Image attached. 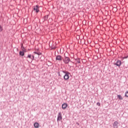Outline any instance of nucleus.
<instances>
[{
    "label": "nucleus",
    "mask_w": 128,
    "mask_h": 128,
    "mask_svg": "<svg viewBox=\"0 0 128 128\" xmlns=\"http://www.w3.org/2000/svg\"><path fill=\"white\" fill-rule=\"evenodd\" d=\"M64 74H65L64 76V80H70V73L68 72V71H66Z\"/></svg>",
    "instance_id": "1"
},
{
    "label": "nucleus",
    "mask_w": 128,
    "mask_h": 128,
    "mask_svg": "<svg viewBox=\"0 0 128 128\" xmlns=\"http://www.w3.org/2000/svg\"><path fill=\"white\" fill-rule=\"evenodd\" d=\"M63 62H64L66 64H68L70 63V59L69 57H68L66 56H64V58L63 59Z\"/></svg>",
    "instance_id": "2"
},
{
    "label": "nucleus",
    "mask_w": 128,
    "mask_h": 128,
    "mask_svg": "<svg viewBox=\"0 0 128 128\" xmlns=\"http://www.w3.org/2000/svg\"><path fill=\"white\" fill-rule=\"evenodd\" d=\"M33 10L35 12L38 14V12H40V6L38 5H36L34 6H33Z\"/></svg>",
    "instance_id": "3"
},
{
    "label": "nucleus",
    "mask_w": 128,
    "mask_h": 128,
    "mask_svg": "<svg viewBox=\"0 0 128 128\" xmlns=\"http://www.w3.org/2000/svg\"><path fill=\"white\" fill-rule=\"evenodd\" d=\"M62 120V112H59L58 115L57 121L60 122Z\"/></svg>",
    "instance_id": "4"
},
{
    "label": "nucleus",
    "mask_w": 128,
    "mask_h": 128,
    "mask_svg": "<svg viewBox=\"0 0 128 128\" xmlns=\"http://www.w3.org/2000/svg\"><path fill=\"white\" fill-rule=\"evenodd\" d=\"M26 58H30V60H31L32 61L34 60V55L28 54Z\"/></svg>",
    "instance_id": "5"
},
{
    "label": "nucleus",
    "mask_w": 128,
    "mask_h": 128,
    "mask_svg": "<svg viewBox=\"0 0 128 128\" xmlns=\"http://www.w3.org/2000/svg\"><path fill=\"white\" fill-rule=\"evenodd\" d=\"M115 66H122V61L120 60H118L114 64Z\"/></svg>",
    "instance_id": "6"
},
{
    "label": "nucleus",
    "mask_w": 128,
    "mask_h": 128,
    "mask_svg": "<svg viewBox=\"0 0 128 128\" xmlns=\"http://www.w3.org/2000/svg\"><path fill=\"white\" fill-rule=\"evenodd\" d=\"M113 128H118V121H115L112 123Z\"/></svg>",
    "instance_id": "7"
},
{
    "label": "nucleus",
    "mask_w": 128,
    "mask_h": 128,
    "mask_svg": "<svg viewBox=\"0 0 128 128\" xmlns=\"http://www.w3.org/2000/svg\"><path fill=\"white\" fill-rule=\"evenodd\" d=\"M56 60H60H60H62V57L60 55H58L56 56Z\"/></svg>",
    "instance_id": "8"
},
{
    "label": "nucleus",
    "mask_w": 128,
    "mask_h": 128,
    "mask_svg": "<svg viewBox=\"0 0 128 128\" xmlns=\"http://www.w3.org/2000/svg\"><path fill=\"white\" fill-rule=\"evenodd\" d=\"M68 108V104L64 103L62 104V110H66Z\"/></svg>",
    "instance_id": "9"
},
{
    "label": "nucleus",
    "mask_w": 128,
    "mask_h": 128,
    "mask_svg": "<svg viewBox=\"0 0 128 128\" xmlns=\"http://www.w3.org/2000/svg\"><path fill=\"white\" fill-rule=\"evenodd\" d=\"M34 126L35 128H40V124L38 122H35L34 124Z\"/></svg>",
    "instance_id": "10"
},
{
    "label": "nucleus",
    "mask_w": 128,
    "mask_h": 128,
    "mask_svg": "<svg viewBox=\"0 0 128 128\" xmlns=\"http://www.w3.org/2000/svg\"><path fill=\"white\" fill-rule=\"evenodd\" d=\"M19 55L20 56H24V51H20L19 52Z\"/></svg>",
    "instance_id": "11"
},
{
    "label": "nucleus",
    "mask_w": 128,
    "mask_h": 128,
    "mask_svg": "<svg viewBox=\"0 0 128 128\" xmlns=\"http://www.w3.org/2000/svg\"><path fill=\"white\" fill-rule=\"evenodd\" d=\"M59 72H63V74H65V72H66V70H64V69L61 68V69H60V70H59Z\"/></svg>",
    "instance_id": "12"
},
{
    "label": "nucleus",
    "mask_w": 128,
    "mask_h": 128,
    "mask_svg": "<svg viewBox=\"0 0 128 128\" xmlns=\"http://www.w3.org/2000/svg\"><path fill=\"white\" fill-rule=\"evenodd\" d=\"M117 98L120 100H124V98H122V96H120V95H118Z\"/></svg>",
    "instance_id": "13"
},
{
    "label": "nucleus",
    "mask_w": 128,
    "mask_h": 128,
    "mask_svg": "<svg viewBox=\"0 0 128 128\" xmlns=\"http://www.w3.org/2000/svg\"><path fill=\"white\" fill-rule=\"evenodd\" d=\"M76 64H80V58L76 59Z\"/></svg>",
    "instance_id": "14"
},
{
    "label": "nucleus",
    "mask_w": 128,
    "mask_h": 128,
    "mask_svg": "<svg viewBox=\"0 0 128 128\" xmlns=\"http://www.w3.org/2000/svg\"><path fill=\"white\" fill-rule=\"evenodd\" d=\"M48 20V15L45 16H44V20Z\"/></svg>",
    "instance_id": "15"
},
{
    "label": "nucleus",
    "mask_w": 128,
    "mask_h": 128,
    "mask_svg": "<svg viewBox=\"0 0 128 128\" xmlns=\"http://www.w3.org/2000/svg\"><path fill=\"white\" fill-rule=\"evenodd\" d=\"M128 58V56H124V57H122L121 60H125L126 58Z\"/></svg>",
    "instance_id": "16"
},
{
    "label": "nucleus",
    "mask_w": 128,
    "mask_h": 128,
    "mask_svg": "<svg viewBox=\"0 0 128 128\" xmlns=\"http://www.w3.org/2000/svg\"><path fill=\"white\" fill-rule=\"evenodd\" d=\"M21 48H22V50H24L26 49L24 48V44H21Z\"/></svg>",
    "instance_id": "17"
},
{
    "label": "nucleus",
    "mask_w": 128,
    "mask_h": 128,
    "mask_svg": "<svg viewBox=\"0 0 128 128\" xmlns=\"http://www.w3.org/2000/svg\"><path fill=\"white\" fill-rule=\"evenodd\" d=\"M58 76H60V78H62V74H60V72L59 70L58 72Z\"/></svg>",
    "instance_id": "18"
},
{
    "label": "nucleus",
    "mask_w": 128,
    "mask_h": 128,
    "mask_svg": "<svg viewBox=\"0 0 128 128\" xmlns=\"http://www.w3.org/2000/svg\"><path fill=\"white\" fill-rule=\"evenodd\" d=\"M3 30L4 29H3L2 27L0 24V32H2Z\"/></svg>",
    "instance_id": "19"
},
{
    "label": "nucleus",
    "mask_w": 128,
    "mask_h": 128,
    "mask_svg": "<svg viewBox=\"0 0 128 128\" xmlns=\"http://www.w3.org/2000/svg\"><path fill=\"white\" fill-rule=\"evenodd\" d=\"M125 96L128 98V91H126L125 93Z\"/></svg>",
    "instance_id": "20"
},
{
    "label": "nucleus",
    "mask_w": 128,
    "mask_h": 128,
    "mask_svg": "<svg viewBox=\"0 0 128 128\" xmlns=\"http://www.w3.org/2000/svg\"><path fill=\"white\" fill-rule=\"evenodd\" d=\"M96 106H100V102H97L96 103Z\"/></svg>",
    "instance_id": "21"
},
{
    "label": "nucleus",
    "mask_w": 128,
    "mask_h": 128,
    "mask_svg": "<svg viewBox=\"0 0 128 128\" xmlns=\"http://www.w3.org/2000/svg\"><path fill=\"white\" fill-rule=\"evenodd\" d=\"M22 52H24H24H26V49H24V50H22Z\"/></svg>",
    "instance_id": "22"
},
{
    "label": "nucleus",
    "mask_w": 128,
    "mask_h": 128,
    "mask_svg": "<svg viewBox=\"0 0 128 128\" xmlns=\"http://www.w3.org/2000/svg\"><path fill=\"white\" fill-rule=\"evenodd\" d=\"M34 54H38V52H34Z\"/></svg>",
    "instance_id": "23"
},
{
    "label": "nucleus",
    "mask_w": 128,
    "mask_h": 128,
    "mask_svg": "<svg viewBox=\"0 0 128 128\" xmlns=\"http://www.w3.org/2000/svg\"><path fill=\"white\" fill-rule=\"evenodd\" d=\"M38 54V56H40V54H42V53L39 52V53H38V54Z\"/></svg>",
    "instance_id": "24"
},
{
    "label": "nucleus",
    "mask_w": 128,
    "mask_h": 128,
    "mask_svg": "<svg viewBox=\"0 0 128 128\" xmlns=\"http://www.w3.org/2000/svg\"><path fill=\"white\" fill-rule=\"evenodd\" d=\"M70 62H72V61H70Z\"/></svg>",
    "instance_id": "25"
},
{
    "label": "nucleus",
    "mask_w": 128,
    "mask_h": 128,
    "mask_svg": "<svg viewBox=\"0 0 128 128\" xmlns=\"http://www.w3.org/2000/svg\"><path fill=\"white\" fill-rule=\"evenodd\" d=\"M78 126L80 124H78Z\"/></svg>",
    "instance_id": "26"
},
{
    "label": "nucleus",
    "mask_w": 128,
    "mask_h": 128,
    "mask_svg": "<svg viewBox=\"0 0 128 128\" xmlns=\"http://www.w3.org/2000/svg\"><path fill=\"white\" fill-rule=\"evenodd\" d=\"M44 22H46V20H44Z\"/></svg>",
    "instance_id": "27"
}]
</instances>
